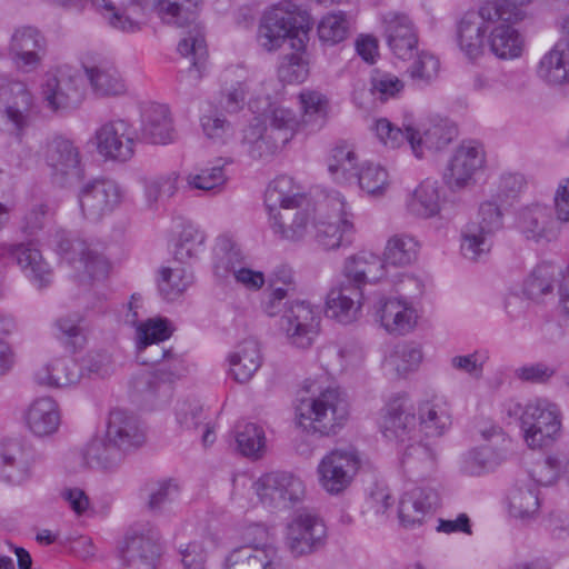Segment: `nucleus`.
Segmentation results:
<instances>
[{
  "instance_id": "nucleus-38",
  "label": "nucleus",
  "mask_w": 569,
  "mask_h": 569,
  "mask_svg": "<svg viewBox=\"0 0 569 569\" xmlns=\"http://www.w3.org/2000/svg\"><path fill=\"white\" fill-rule=\"evenodd\" d=\"M82 377L81 367L72 357L54 358L34 372V381L49 388L76 385Z\"/></svg>"
},
{
  "instance_id": "nucleus-1",
  "label": "nucleus",
  "mask_w": 569,
  "mask_h": 569,
  "mask_svg": "<svg viewBox=\"0 0 569 569\" xmlns=\"http://www.w3.org/2000/svg\"><path fill=\"white\" fill-rule=\"evenodd\" d=\"M503 412L518 420L523 442L531 450L550 448L562 437L561 407L546 397L531 398L525 403L509 399L503 403Z\"/></svg>"
},
{
  "instance_id": "nucleus-19",
  "label": "nucleus",
  "mask_w": 569,
  "mask_h": 569,
  "mask_svg": "<svg viewBox=\"0 0 569 569\" xmlns=\"http://www.w3.org/2000/svg\"><path fill=\"white\" fill-rule=\"evenodd\" d=\"M44 160L51 170L53 182L59 186L63 187L83 177L80 150L68 138H52L47 143Z\"/></svg>"
},
{
  "instance_id": "nucleus-34",
  "label": "nucleus",
  "mask_w": 569,
  "mask_h": 569,
  "mask_svg": "<svg viewBox=\"0 0 569 569\" xmlns=\"http://www.w3.org/2000/svg\"><path fill=\"white\" fill-rule=\"evenodd\" d=\"M362 299L363 292L361 289L342 281L328 292L326 312L328 317L336 319L340 323H351L360 315Z\"/></svg>"
},
{
  "instance_id": "nucleus-25",
  "label": "nucleus",
  "mask_w": 569,
  "mask_h": 569,
  "mask_svg": "<svg viewBox=\"0 0 569 569\" xmlns=\"http://www.w3.org/2000/svg\"><path fill=\"white\" fill-rule=\"evenodd\" d=\"M46 39L30 26L17 28L10 39L9 52L17 69L32 72L38 69L46 54Z\"/></svg>"
},
{
  "instance_id": "nucleus-10",
  "label": "nucleus",
  "mask_w": 569,
  "mask_h": 569,
  "mask_svg": "<svg viewBox=\"0 0 569 569\" xmlns=\"http://www.w3.org/2000/svg\"><path fill=\"white\" fill-rule=\"evenodd\" d=\"M497 21L499 11L492 0H485L477 10L463 13L457 26V43L467 60L476 62L483 56L485 36Z\"/></svg>"
},
{
  "instance_id": "nucleus-12",
  "label": "nucleus",
  "mask_w": 569,
  "mask_h": 569,
  "mask_svg": "<svg viewBox=\"0 0 569 569\" xmlns=\"http://www.w3.org/2000/svg\"><path fill=\"white\" fill-rule=\"evenodd\" d=\"M487 157L478 141H463L452 152L443 172V182L452 192H460L476 184V177L486 168Z\"/></svg>"
},
{
  "instance_id": "nucleus-4",
  "label": "nucleus",
  "mask_w": 569,
  "mask_h": 569,
  "mask_svg": "<svg viewBox=\"0 0 569 569\" xmlns=\"http://www.w3.org/2000/svg\"><path fill=\"white\" fill-rule=\"evenodd\" d=\"M282 102L281 93H277L273 99L270 96L257 97L248 102L249 110L256 117L244 129L242 143L253 160L268 162L278 152L279 146L271 132L268 131L266 121H270V124L277 129L284 127Z\"/></svg>"
},
{
  "instance_id": "nucleus-33",
  "label": "nucleus",
  "mask_w": 569,
  "mask_h": 569,
  "mask_svg": "<svg viewBox=\"0 0 569 569\" xmlns=\"http://www.w3.org/2000/svg\"><path fill=\"white\" fill-rule=\"evenodd\" d=\"M346 282L362 290L366 283L380 281L387 276L382 257L371 251H360L349 257L343 266Z\"/></svg>"
},
{
  "instance_id": "nucleus-11",
  "label": "nucleus",
  "mask_w": 569,
  "mask_h": 569,
  "mask_svg": "<svg viewBox=\"0 0 569 569\" xmlns=\"http://www.w3.org/2000/svg\"><path fill=\"white\" fill-rule=\"evenodd\" d=\"M33 97L22 81L0 78V130L20 137L30 126Z\"/></svg>"
},
{
  "instance_id": "nucleus-63",
  "label": "nucleus",
  "mask_w": 569,
  "mask_h": 569,
  "mask_svg": "<svg viewBox=\"0 0 569 569\" xmlns=\"http://www.w3.org/2000/svg\"><path fill=\"white\" fill-rule=\"evenodd\" d=\"M82 317L78 313L60 317L54 326L58 330V339L72 352L82 349L86 343V336L80 327Z\"/></svg>"
},
{
  "instance_id": "nucleus-20",
  "label": "nucleus",
  "mask_w": 569,
  "mask_h": 569,
  "mask_svg": "<svg viewBox=\"0 0 569 569\" xmlns=\"http://www.w3.org/2000/svg\"><path fill=\"white\" fill-rule=\"evenodd\" d=\"M97 151L108 160L128 161L134 153L136 131L123 119L101 124L94 133Z\"/></svg>"
},
{
  "instance_id": "nucleus-41",
  "label": "nucleus",
  "mask_w": 569,
  "mask_h": 569,
  "mask_svg": "<svg viewBox=\"0 0 569 569\" xmlns=\"http://www.w3.org/2000/svg\"><path fill=\"white\" fill-rule=\"evenodd\" d=\"M537 76L549 84L569 83V47L566 42L557 40L541 57Z\"/></svg>"
},
{
  "instance_id": "nucleus-21",
  "label": "nucleus",
  "mask_w": 569,
  "mask_h": 569,
  "mask_svg": "<svg viewBox=\"0 0 569 569\" xmlns=\"http://www.w3.org/2000/svg\"><path fill=\"white\" fill-rule=\"evenodd\" d=\"M379 23L391 52L401 60H409L418 50V31L412 19L402 12L380 13Z\"/></svg>"
},
{
  "instance_id": "nucleus-51",
  "label": "nucleus",
  "mask_w": 569,
  "mask_h": 569,
  "mask_svg": "<svg viewBox=\"0 0 569 569\" xmlns=\"http://www.w3.org/2000/svg\"><path fill=\"white\" fill-rule=\"evenodd\" d=\"M229 162L217 159L202 168L196 169L187 176V184L191 189L219 192L228 181L226 166Z\"/></svg>"
},
{
  "instance_id": "nucleus-55",
  "label": "nucleus",
  "mask_w": 569,
  "mask_h": 569,
  "mask_svg": "<svg viewBox=\"0 0 569 569\" xmlns=\"http://www.w3.org/2000/svg\"><path fill=\"white\" fill-rule=\"evenodd\" d=\"M507 457L503 447L483 445L470 450L465 457V470L470 475H481L500 466Z\"/></svg>"
},
{
  "instance_id": "nucleus-8",
  "label": "nucleus",
  "mask_w": 569,
  "mask_h": 569,
  "mask_svg": "<svg viewBox=\"0 0 569 569\" xmlns=\"http://www.w3.org/2000/svg\"><path fill=\"white\" fill-rule=\"evenodd\" d=\"M161 552L160 532L148 522L130 528L118 545V558L126 569H157Z\"/></svg>"
},
{
  "instance_id": "nucleus-60",
  "label": "nucleus",
  "mask_w": 569,
  "mask_h": 569,
  "mask_svg": "<svg viewBox=\"0 0 569 569\" xmlns=\"http://www.w3.org/2000/svg\"><path fill=\"white\" fill-rule=\"evenodd\" d=\"M253 489L264 507L276 508L284 499V473H266L253 483Z\"/></svg>"
},
{
  "instance_id": "nucleus-47",
  "label": "nucleus",
  "mask_w": 569,
  "mask_h": 569,
  "mask_svg": "<svg viewBox=\"0 0 569 569\" xmlns=\"http://www.w3.org/2000/svg\"><path fill=\"white\" fill-rule=\"evenodd\" d=\"M228 561L233 565L241 563L243 569H281L282 567V556L273 546L237 548L230 553Z\"/></svg>"
},
{
  "instance_id": "nucleus-16",
  "label": "nucleus",
  "mask_w": 569,
  "mask_h": 569,
  "mask_svg": "<svg viewBox=\"0 0 569 569\" xmlns=\"http://www.w3.org/2000/svg\"><path fill=\"white\" fill-rule=\"evenodd\" d=\"M42 94L47 107L54 112L77 108L84 94L82 76L69 66L48 71Z\"/></svg>"
},
{
  "instance_id": "nucleus-23",
  "label": "nucleus",
  "mask_w": 569,
  "mask_h": 569,
  "mask_svg": "<svg viewBox=\"0 0 569 569\" xmlns=\"http://www.w3.org/2000/svg\"><path fill=\"white\" fill-rule=\"evenodd\" d=\"M188 372L187 361L182 353L172 348L153 371L142 373L134 379V389L147 397L168 395L170 385Z\"/></svg>"
},
{
  "instance_id": "nucleus-6",
  "label": "nucleus",
  "mask_w": 569,
  "mask_h": 569,
  "mask_svg": "<svg viewBox=\"0 0 569 569\" xmlns=\"http://www.w3.org/2000/svg\"><path fill=\"white\" fill-rule=\"evenodd\" d=\"M142 307V298L139 293H133L128 303V310L124 315V322L136 328V358L143 366H153L154 368L163 360L171 348H166L161 343L168 340L173 333L171 322L166 318H151L143 322L139 321L138 310Z\"/></svg>"
},
{
  "instance_id": "nucleus-28",
  "label": "nucleus",
  "mask_w": 569,
  "mask_h": 569,
  "mask_svg": "<svg viewBox=\"0 0 569 569\" xmlns=\"http://www.w3.org/2000/svg\"><path fill=\"white\" fill-rule=\"evenodd\" d=\"M418 440L443 436L452 425L451 405L446 396L432 395L418 405Z\"/></svg>"
},
{
  "instance_id": "nucleus-49",
  "label": "nucleus",
  "mask_w": 569,
  "mask_h": 569,
  "mask_svg": "<svg viewBox=\"0 0 569 569\" xmlns=\"http://www.w3.org/2000/svg\"><path fill=\"white\" fill-rule=\"evenodd\" d=\"M493 246V236L483 231L473 221L468 222L461 230L460 251L471 261H480L488 257Z\"/></svg>"
},
{
  "instance_id": "nucleus-15",
  "label": "nucleus",
  "mask_w": 569,
  "mask_h": 569,
  "mask_svg": "<svg viewBox=\"0 0 569 569\" xmlns=\"http://www.w3.org/2000/svg\"><path fill=\"white\" fill-rule=\"evenodd\" d=\"M213 254V270L218 278L226 279L232 274L238 284L251 291L261 289L266 283L263 272L244 266L241 250L229 236L217 239Z\"/></svg>"
},
{
  "instance_id": "nucleus-32",
  "label": "nucleus",
  "mask_w": 569,
  "mask_h": 569,
  "mask_svg": "<svg viewBox=\"0 0 569 569\" xmlns=\"http://www.w3.org/2000/svg\"><path fill=\"white\" fill-rule=\"evenodd\" d=\"M518 227L521 232L535 241H553L560 234V227L550 214L547 206L533 203L518 213Z\"/></svg>"
},
{
  "instance_id": "nucleus-64",
  "label": "nucleus",
  "mask_w": 569,
  "mask_h": 569,
  "mask_svg": "<svg viewBox=\"0 0 569 569\" xmlns=\"http://www.w3.org/2000/svg\"><path fill=\"white\" fill-rule=\"evenodd\" d=\"M236 442L242 456L257 459L264 450V431L256 423H244L237 430Z\"/></svg>"
},
{
  "instance_id": "nucleus-2",
  "label": "nucleus",
  "mask_w": 569,
  "mask_h": 569,
  "mask_svg": "<svg viewBox=\"0 0 569 569\" xmlns=\"http://www.w3.org/2000/svg\"><path fill=\"white\" fill-rule=\"evenodd\" d=\"M313 241L326 251L349 247L356 233L355 213L346 198L336 190L316 202Z\"/></svg>"
},
{
  "instance_id": "nucleus-22",
  "label": "nucleus",
  "mask_w": 569,
  "mask_h": 569,
  "mask_svg": "<svg viewBox=\"0 0 569 569\" xmlns=\"http://www.w3.org/2000/svg\"><path fill=\"white\" fill-rule=\"evenodd\" d=\"M320 311L310 302L300 300L287 308V345L309 349L320 331Z\"/></svg>"
},
{
  "instance_id": "nucleus-31",
  "label": "nucleus",
  "mask_w": 569,
  "mask_h": 569,
  "mask_svg": "<svg viewBox=\"0 0 569 569\" xmlns=\"http://www.w3.org/2000/svg\"><path fill=\"white\" fill-rule=\"evenodd\" d=\"M543 501L545 497L539 486L526 478L509 493V513L523 523H531L539 518Z\"/></svg>"
},
{
  "instance_id": "nucleus-29",
  "label": "nucleus",
  "mask_w": 569,
  "mask_h": 569,
  "mask_svg": "<svg viewBox=\"0 0 569 569\" xmlns=\"http://www.w3.org/2000/svg\"><path fill=\"white\" fill-rule=\"evenodd\" d=\"M439 505L438 492L430 487H412L407 489L398 505V517L402 526L421 525Z\"/></svg>"
},
{
  "instance_id": "nucleus-7",
  "label": "nucleus",
  "mask_w": 569,
  "mask_h": 569,
  "mask_svg": "<svg viewBox=\"0 0 569 569\" xmlns=\"http://www.w3.org/2000/svg\"><path fill=\"white\" fill-rule=\"evenodd\" d=\"M399 286L401 295L380 300L376 316L387 332L405 336L416 328L420 318L415 299L422 293L423 286L410 274H403Z\"/></svg>"
},
{
  "instance_id": "nucleus-50",
  "label": "nucleus",
  "mask_w": 569,
  "mask_h": 569,
  "mask_svg": "<svg viewBox=\"0 0 569 569\" xmlns=\"http://www.w3.org/2000/svg\"><path fill=\"white\" fill-rule=\"evenodd\" d=\"M352 18L345 11H332L321 17L317 24L319 41L325 46H336L345 41L351 31Z\"/></svg>"
},
{
  "instance_id": "nucleus-37",
  "label": "nucleus",
  "mask_w": 569,
  "mask_h": 569,
  "mask_svg": "<svg viewBox=\"0 0 569 569\" xmlns=\"http://www.w3.org/2000/svg\"><path fill=\"white\" fill-rule=\"evenodd\" d=\"M141 140L152 144H167L173 141L174 130L167 106L151 103L141 114Z\"/></svg>"
},
{
  "instance_id": "nucleus-59",
  "label": "nucleus",
  "mask_w": 569,
  "mask_h": 569,
  "mask_svg": "<svg viewBox=\"0 0 569 569\" xmlns=\"http://www.w3.org/2000/svg\"><path fill=\"white\" fill-rule=\"evenodd\" d=\"M193 281L192 272L184 268H163L160 272L158 288L163 299L176 300Z\"/></svg>"
},
{
  "instance_id": "nucleus-40",
  "label": "nucleus",
  "mask_w": 569,
  "mask_h": 569,
  "mask_svg": "<svg viewBox=\"0 0 569 569\" xmlns=\"http://www.w3.org/2000/svg\"><path fill=\"white\" fill-rule=\"evenodd\" d=\"M174 417L182 431L193 432L201 429L203 446L214 442L216 436L210 428L209 415L199 400L184 399L178 401L174 408Z\"/></svg>"
},
{
  "instance_id": "nucleus-43",
  "label": "nucleus",
  "mask_w": 569,
  "mask_h": 569,
  "mask_svg": "<svg viewBox=\"0 0 569 569\" xmlns=\"http://www.w3.org/2000/svg\"><path fill=\"white\" fill-rule=\"evenodd\" d=\"M257 39L268 52L280 49L284 43V4L281 1L263 12Z\"/></svg>"
},
{
  "instance_id": "nucleus-58",
  "label": "nucleus",
  "mask_w": 569,
  "mask_h": 569,
  "mask_svg": "<svg viewBox=\"0 0 569 569\" xmlns=\"http://www.w3.org/2000/svg\"><path fill=\"white\" fill-rule=\"evenodd\" d=\"M206 234L197 226L188 223L183 227L176 244L173 256L180 263H190L203 250Z\"/></svg>"
},
{
  "instance_id": "nucleus-48",
  "label": "nucleus",
  "mask_w": 569,
  "mask_h": 569,
  "mask_svg": "<svg viewBox=\"0 0 569 569\" xmlns=\"http://www.w3.org/2000/svg\"><path fill=\"white\" fill-rule=\"evenodd\" d=\"M129 453L114 442L103 438L93 439L86 449V460L90 466H96L106 471L117 470Z\"/></svg>"
},
{
  "instance_id": "nucleus-61",
  "label": "nucleus",
  "mask_w": 569,
  "mask_h": 569,
  "mask_svg": "<svg viewBox=\"0 0 569 569\" xmlns=\"http://www.w3.org/2000/svg\"><path fill=\"white\" fill-rule=\"evenodd\" d=\"M179 178V172L170 171L148 180L144 186L148 204L154 207L173 197L178 190Z\"/></svg>"
},
{
  "instance_id": "nucleus-3",
  "label": "nucleus",
  "mask_w": 569,
  "mask_h": 569,
  "mask_svg": "<svg viewBox=\"0 0 569 569\" xmlns=\"http://www.w3.org/2000/svg\"><path fill=\"white\" fill-rule=\"evenodd\" d=\"M350 406L338 386H328L317 395L301 400L297 407L298 425L321 437L336 436L347 423Z\"/></svg>"
},
{
  "instance_id": "nucleus-14",
  "label": "nucleus",
  "mask_w": 569,
  "mask_h": 569,
  "mask_svg": "<svg viewBox=\"0 0 569 569\" xmlns=\"http://www.w3.org/2000/svg\"><path fill=\"white\" fill-rule=\"evenodd\" d=\"M9 262H16L31 284L43 290L53 282V270L33 241L0 243V272Z\"/></svg>"
},
{
  "instance_id": "nucleus-45",
  "label": "nucleus",
  "mask_w": 569,
  "mask_h": 569,
  "mask_svg": "<svg viewBox=\"0 0 569 569\" xmlns=\"http://www.w3.org/2000/svg\"><path fill=\"white\" fill-rule=\"evenodd\" d=\"M419 249L420 243L415 236L407 232H397L387 239L382 259L386 267L405 268L416 262Z\"/></svg>"
},
{
  "instance_id": "nucleus-53",
  "label": "nucleus",
  "mask_w": 569,
  "mask_h": 569,
  "mask_svg": "<svg viewBox=\"0 0 569 569\" xmlns=\"http://www.w3.org/2000/svg\"><path fill=\"white\" fill-rule=\"evenodd\" d=\"M312 17L307 8L287 1V44H308L312 28Z\"/></svg>"
},
{
  "instance_id": "nucleus-17",
  "label": "nucleus",
  "mask_w": 569,
  "mask_h": 569,
  "mask_svg": "<svg viewBox=\"0 0 569 569\" xmlns=\"http://www.w3.org/2000/svg\"><path fill=\"white\" fill-rule=\"evenodd\" d=\"M123 199L121 187L110 179H94L78 192V202L84 220L96 223L110 216Z\"/></svg>"
},
{
  "instance_id": "nucleus-18",
  "label": "nucleus",
  "mask_w": 569,
  "mask_h": 569,
  "mask_svg": "<svg viewBox=\"0 0 569 569\" xmlns=\"http://www.w3.org/2000/svg\"><path fill=\"white\" fill-rule=\"evenodd\" d=\"M359 468L360 457L355 448L333 449L318 465L319 483L331 495L340 493L352 482Z\"/></svg>"
},
{
  "instance_id": "nucleus-36",
  "label": "nucleus",
  "mask_w": 569,
  "mask_h": 569,
  "mask_svg": "<svg viewBox=\"0 0 569 569\" xmlns=\"http://www.w3.org/2000/svg\"><path fill=\"white\" fill-rule=\"evenodd\" d=\"M24 420L32 435L39 438L54 435L61 425V410L51 397H39L28 407Z\"/></svg>"
},
{
  "instance_id": "nucleus-57",
  "label": "nucleus",
  "mask_w": 569,
  "mask_h": 569,
  "mask_svg": "<svg viewBox=\"0 0 569 569\" xmlns=\"http://www.w3.org/2000/svg\"><path fill=\"white\" fill-rule=\"evenodd\" d=\"M356 183L370 196H382L390 186V178L387 169L381 164L365 161L361 162Z\"/></svg>"
},
{
  "instance_id": "nucleus-13",
  "label": "nucleus",
  "mask_w": 569,
  "mask_h": 569,
  "mask_svg": "<svg viewBox=\"0 0 569 569\" xmlns=\"http://www.w3.org/2000/svg\"><path fill=\"white\" fill-rule=\"evenodd\" d=\"M327 540L325 521L311 509L293 510L287 525V549L293 557L311 555L321 549Z\"/></svg>"
},
{
  "instance_id": "nucleus-5",
  "label": "nucleus",
  "mask_w": 569,
  "mask_h": 569,
  "mask_svg": "<svg viewBox=\"0 0 569 569\" xmlns=\"http://www.w3.org/2000/svg\"><path fill=\"white\" fill-rule=\"evenodd\" d=\"M379 428L385 438L406 446L403 462L409 459L430 463L433 461L432 449L418 440L417 416L405 397H397L386 405L381 411Z\"/></svg>"
},
{
  "instance_id": "nucleus-39",
  "label": "nucleus",
  "mask_w": 569,
  "mask_h": 569,
  "mask_svg": "<svg viewBox=\"0 0 569 569\" xmlns=\"http://www.w3.org/2000/svg\"><path fill=\"white\" fill-rule=\"evenodd\" d=\"M229 376L239 383L251 380L261 366L259 343L249 338L241 341L228 356Z\"/></svg>"
},
{
  "instance_id": "nucleus-26",
  "label": "nucleus",
  "mask_w": 569,
  "mask_h": 569,
  "mask_svg": "<svg viewBox=\"0 0 569 569\" xmlns=\"http://www.w3.org/2000/svg\"><path fill=\"white\" fill-rule=\"evenodd\" d=\"M443 202L445 196L439 181L426 178L406 191L403 208L412 218L429 220L440 216Z\"/></svg>"
},
{
  "instance_id": "nucleus-35",
  "label": "nucleus",
  "mask_w": 569,
  "mask_h": 569,
  "mask_svg": "<svg viewBox=\"0 0 569 569\" xmlns=\"http://www.w3.org/2000/svg\"><path fill=\"white\" fill-rule=\"evenodd\" d=\"M293 190L287 191V210L296 209L290 224L287 227V241L300 242L306 239H313L316 203L305 193Z\"/></svg>"
},
{
  "instance_id": "nucleus-44",
  "label": "nucleus",
  "mask_w": 569,
  "mask_h": 569,
  "mask_svg": "<svg viewBox=\"0 0 569 569\" xmlns=\"http://www.w3.org/2000/svg\"><path fill=\"white\" fill-rule=\"evenodd\" d=\"M84 73L92 91L99 97L120 96L126 92L124 80L109 62L84 66Z\"/></svg>"
},
{
  "instance_id": "nucleus-62",
  "label": "nucleus",
  "mask_w": 569,
  "mask_h": 569,
  "mask_svg": "<svg viewBox=\"0 0 569 569\" xmlns=\"http://www.w3.org/2000/svg\"><path fill=\"white\" fill-rule=\"evenodd\" d=\"M557 273L556 267L550 262L538 264L525 282V292L531 299H538L548 295L553 289Z\"/></svg>"
},
{
  "instance_id": "nucleus-42",
  "label": "nucleus",
  "mask_w": 569,
  "mask_h": 569,
  "mask_svg": "<svg viewBox=\"0 0 569 569\" xmlns=\"http://www.w3.org/2000/svg\"><path fill=\"white\" fill-rule=\"evenodd\" d=\"M360 167L352 144L341 142L332 148L328 158V172L335 182L343 186L356 183Z\"/></svg>"
},
{
  "instance_id": "nucleus-24",
  "label": "nucleus",
  "mask_w": 569,
  "mask_h": 569,
  "mask_svg": "<svg viewBox=\"0 0 569 569\" xmlns=\"http://www.w3.org/2000/svg\"><path fill=\"white\" fill-rule=\"evenodd\" d=\"M456 136L457 128L447 118L431 117L419 127L412 122L411 152L417 159H423L427 152L446 148Z\"/></svg>"
},
{
  "instance_id": "nucleus-52",
  "label": "nucleus",
  "mask_w": 569,
  "mask_h": 569,
  "mask_svg": "<svg viewBox=\"0 0 569 569\" xmlns=\"http://www.w3.org/2000/svg\"><path fill=\"white\" fill-rule=\"evenodd\" d=\"M370 129L378 141L388 149L395 150L405 144L411 149V138L409 137V130L412 131L411 118H406L401 126L392 123L387 118H378L372 122Z\"/></svg>"
},
{
  "instance_id": "nucleus-56",
  "label": "nucleus",
  "mask_w": 569,
  "mask_h": 569,
  "mask_svg": "<svg viewBox=\"0 0 569 569\" xmlns=\"http://www.w3.org/2000/svg\"><path fill=\"white\" fill-rule=\"evenodd\" d=\"M421 347L415 343H400L385 359V368L396 376H405L417 370L422 361Z\"/></svg>"
},
{
  "instance_id": "nucleus-30",
  "label": "nucleus",
  "mask_w": 569,
  "mask_h": 569,
  "mask_svg": "<svg viewBox=\"0 0 569 569\" xmlns=\"http://www.w3.org/2000/svg\"><path fill=\"white\" fill-rule=\"evenodd\" d=\"M31 476V456L18 439L0 442V480L19 486Z\"/></svg>"
},
{
  "instance_id": "nucleus-27",
  "label": "nucleus",
  "mask_w": 569,
  "mask_h": 569,
  "mask_svg": "<svg viewBox=\"0 0 569 569\" xmlns=\"http://www.w3.org/2000/svg\"><path fill=\"white\" fill-rule=\"evenodd\" d=\"M106 435L129 455L143 447L147 440L146 429L139 418L121 409L109 413Z\"/></svg>"
},
{
  "instance_id": "nucleus-54",
  "label": "nucleus",
  "mask_w": 569,
  "mask_h": 569,
  "mask_svg": "<svg viewBox=\"0 0 569 569\" xmlns=\"http://www.w3.org/2000/svg\"><path fill=\"white\" fill-rule=\"evenodd\" d=\"M263 207L268 218V224L281 239L284 238L282 222V209H284L283 179L277 177L269 182L263 198Z\"/></svg>"
},
{
  "instance_id": "nucleus-46",
  "label": "nucleus",
  "mask_w": 569,
  "mask_h": 569,
  "mask_svg": "<svg viewBox=\"0 0 569 569\" xmlns=\"http://www.w3.org/2000/svg\"><path fill=\"white\" fill-rule=\"evenodd\" d=\"M488 41L490 51L502 60L520 58L526 47L522 34L505 21L491 30Z\"/></svg>"
},
{
  "instance_id": "nucleus-9",
  "label": "nucleus",
  "mask_w": 569,
  "mask_h": 569,
  "mask_svg": "<svg viewBox=\"0 0 569 569\" xmlns=\"http://www.w3.org/2000/svg\"><path fill=\"white\" fill-rule=\"evenodd\" d=\"M51 246L61 261L73 268L77 277L87 276L90 280H98L107 276L109 264L106 258L84 240L74 238L64 230H57Z\"/></svg>"
}]
</instances>
